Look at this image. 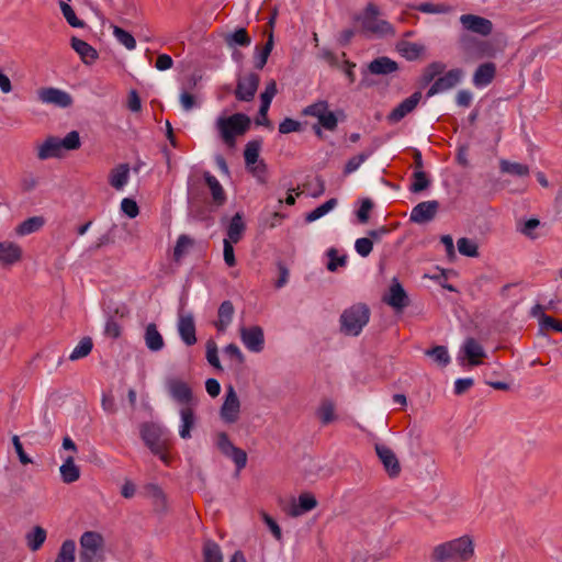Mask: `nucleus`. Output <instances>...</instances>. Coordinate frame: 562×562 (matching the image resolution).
Listing matches in <instances>:
<instances>
[{"label": "nucleus", "mask_w": 562, "mask_h": 562, "mask_svg": "<svg viewBox=\"0 0 562 562\" xmlns=\"http://www.w3.org/2000/svg\"><path fill=\"white\" fill-rule=\"evenodd\" d=\"M369 70L374 75H387L397 70V64L389 57H380L369 64Z\"/></svg>", "instance_id": "obj_34"}, {"label": "nucleus", "mask_w": 562, "mask_h": 562, "mask_svg": "<svg viewBox=\"0 0 562 562\" xmlns=\"http://www.w3.org/2000/svg\"><path fill=\"white\" fill-rule=\"evenodd\" d=\"M260 78L257 74L248 72L237 80L235 95L239 101H251L257 92Z\"/></svg>", "instance_id": "obj_17"}, {"label": "nucleus", "mask_w": 562, "mask_h": 562, "mask_svg": "<svg viewBox=\"0 0 562 562\" xmlns=\"http://www.w3.org/2000/svg\"><path fill=\"white\" fill-rule=\"evenodd\" d=\"M233 243H229V241H226V240H223V246H224V249H223V256H224V261L225 263L228 266V267H234L236 265V259H235V254H234V247H233Z\"/></svg>", "instance_id": "obj_64"}, {"label": "nucleus", "mask_w": 562, "mask_h": 562, "mask_svg": "<svg viewBox=\"0 0 562 562\" xmlns=\"http://www.w3.org/2000/svg\"><path fill=\"white\" fill-rule=\"evenodd\" d=\"M235 308L231 301H224L217 311V321L215 327L218 331L224 333L231 325L234 317Z\"/></svg>", "instance_id": "obj_31"}, {"label": "nucleus", "mask_w": 562, "mask_h": 562, "mask_svg": "<svg viewBox=\"0 0 562 562\" xmlns=\"http://www.w3.org/2000/svg\"><path fill=\"white\" fill-rule=\"evenodd\" d=\"M317 417L323 424H328L335 419V406L330 401H324L318 409Z\"/></svg>", "instance_id": "obj_51"}, {"label": "nucleus", "mask_w": 562, "mask_h": 562, "mask_svg": "<svg viewBox=\"0 0 562 562\" xmlns=\"http://www.w3.org/2000/svg\"><path fill=\"white\" fill-rule=\"evenodd\" d=\"M383 302L395 311H402L408 303V295L397 278H393L389 291L383 296Z\"/></svg>", "instance_id": "obj_16"}, {"label": "nucleus", "mask_w": 562, "mask_h": 562, "mask_svg": "<svg viewBox=\"0 0 562 562\" xmlns=\"http://www.w3.org/2000/svg\"><path fill=\"white\" fill-rule=\"evenodd\" d=\"M165 387L169 396L182 407H191L194 404L192 389L182 379L176 376L167 378Z\"/></svg>", "instance_id": "obj_8"}, {"label": "nucleus", "mask_w": 562, "mask_h": 562, "mask_svg": "<svg viewBox=\"0 0 562 562\" xmlns=\"http://www.w3.org/2000/svg\"><path fill=\"white\" fill-rule=\"evenodd\" d=\"M301 130V123L293 119L286 117L279 124V132L281 134H289L299 132Z\"/></svg>", "instance_id": "obj_61"}, {"label": "nucleus", "mask_w": 562, "mask_h": 562, "mask_svg": "<svg viewBox=\"0 0 562 562\" xmlns=\"http://www.w3.org/2000/svg\"><path fill=\"white\" fill-rule=\"evenodd\" d=\"M240 411V400L234 386L229 385L226 387L224 401L220 408V417L224 424L232 425L239 420Z\"/></svg>", "instance_id": "obj_9"}, {"label": "nucleus", "mask_w": 562, "mask_h": 562, "mask_svg": "<svg viewBox=\"0 0 562 562\" xmlns=\"http://www.w3.org/2000/svg\"><path fill=\"white\" fill-rule=\"evenodd\" d=\"M246 229L245 221L243 220L239 213H235V215L231 218L227 228H226V238L224 240L237 244Z\"/></svg>", "instance_id": "obj_27"}, {"label": "nucleus", "mask_w": 562, "mask_h": 562, "mask_svg": "<svg viewBox=\"0 0 562 562\" xmlns=\"http://www.w3.org/2000/svg\"><path fill=\"white\" fill-rule=\"evenodd\" d=\"M474 540L469 535L442 542L434 547L431 560L434 562H468L474 557Z\"/></svg>", "instance_id": "obj_1"}, {"label": "nucleus", "mask_w": 562, "mask_h": 562, "mask_svg": "<svg viewBox=\"0 0 562 562\" xmlns=\"http://www.w3.org/2000/svg\"><path fill=\"white\" fill-rule=\"evenodd\" d=\"M240 339L244 346L251 352H260L265 347L263 330L259 326L240 328Z\"/></svg>", "instance_id": "obj_19"}, {"label": "nucleus", "mask_w": 562, "mask_h": 562, "mask_svg": "<svg viewBox=\"0 0 562 562\" xmlns=\"http://www.w3.org/2000/svg\"><path fill=\"white\" fill-rule=\"evenodd\" d=\"M147 491H148L149 495L154 498L155 505L157 507L165 508L166 497H165V494L162 493V491L157 485H154V484L148 485Z\"/></svg>", "instance_id": "obj_62"}, {"label": "nucleus", "mask_w": 562, "mask_h": 562, "mask_svg": "<svg viewBox=\"0 0 562 562\" xmlns=\"http://www.w3.org/2000/svg\"><path fill=\"white\" fill-rule=\"evenodd\" d=\"M250 125V119L243 113H236L229 116L221 115L215 121V128L223 142L234 147L236 137L243 135Z\"/></svg>", "instance_id": "obj_3"}, {"label": "nucleus", "mask_w": 562, "mask_h": 562, "mask_svg": "<svg viewBox=\"0 0 562 562\" xmlns=\"http://www.w3.org/2000/svg\"><path fill=\"white\" fill-rule=\"evenodd\" d=\"M364 32L379 37L394 36L395 29L386 20L381 19L380 10L373 3H369L363 12L357 16Z\"/></svg>", "instance_id": "obj_4"}, {"label": "nucleus", "mask_w": 562, "mask_h": 562, "mask_svg": "<svg viewBox=\"0 0 562 562\" xmlns=\"http://www.w3.org/2000/svg\"><path fill=\"white\" fill-rule=\"evenodd\" d=\"M355 249L361 257H367L373 249V243L367 237L358 238L355 243Z\"/></svg>", "instance_id": "obj_60"}, {"label": "nucleus", "mask_w": 562, "mask_h": 562, "mask_svg": "<svg viewBox=\"0 0 562 562\" xmlns=\"http://www.w3.org/2000/svg\"><path fill=\"white\" fill-rule=\"evenodd\" d=\"M457 245L461 255L468 257L477 256V245L474 241L463 237L458 240Z\"/></svg>", "instance_id": "obj_55"}, {"label": "nucleus", "mask_w": 562, "mask_h": 562, "mask_svg": "<svg viewBox=\"0 0 562 562\" xmlns=\"http://www.w3.org/2000/svg\"><path fill=\"white\" fill-rule=\"evenodd\" d=\"M327 256L329 258L327 262V269L331 272L346 265V256H339L338 251L334 248H330L327 251Z\"/></svg>", "instance_id": "obj_56"}, {"label": "nucleus", "mask_w": 562, "mask_h": 562, "mask_svg": "<svg viewBox=\"0 0 562 562\" xmlns=\"http://www.w3.org/2000/svg\"><path fill=\"white\" fill-rule=\"evenodd\" d=\"M61 481L66 484L74 483L80 477V469L75 463L74 456H68L64 459L63 464L59 467Z\"/></svg>", "instance_id": "obj_29"}, {"label": "nucleus", "mask_w": 562, "mask_h": 562, "mask_svg": "<svg viewBox=\"0 0 562 562\" xmlns=\"http://www.w3.org/2000/svg\"><path fill=\"white\" fill-rule=\"evenodd\" d=\"M259 150H260V143L258 140L248 142L245 151V162L246 167H250L259 161Z\"/></svg>", "instance_id": "obj_46"}, {"label": "nucleus", "mask_w": 562, "mask_h": 562, "mask_svg": "<svg viewBox=\"0 0 562 562\" xmlns=\"http://www.w3.org/2000/svg\"><path fill=\"white\" fill-rule=\"evenodd\" d=\"M205 182L212 193V198L217 205H222L225 201V193L220 181L210 172H204Z\"/></svg>", "instance_id": "obj_37"}, {"label": "nucleus", "mask_w": 562, "mask_h": 562, "mask_svg": "<svg viewBox=\"0 0 562 562\" xmlns=\"http://www.w3.org/2000/svg\"><path fill=\"white\" fill-rule=\"evenodd\" d=\"M180 426H179V436L182 439L191 438V430L195 426V415L192 407H181L180 408Z\"/></svg>", "instance_id": "obj_28"}, {"label": "nucleus", "mask_w": 562, "mask_h": 562, "mask_svg": "<svg viewBox=\"0 0 562 562\" xmlns=\"http://www.w3.org/2000/svg\"><path fill=\"white\" fill-rule=\"evenodd\" d=\"M145 345L150 351H159L164 348V338L155 324H148L144 335Z\"/></svg>", "instance_id": "obj_32"}, {"label": "nucleus", "mask_w": 562, "mask_h": 562, "mask_svg": "<svg viewBox=\"0 0 562 562\" xmlns=\"http://www.w3.org/2000/svg\"><path fill=\"white\" fill-rule=\"evenodd\" d=\"M501 169L503 172L525 177L529 173V168L526 165L518 162H510L507 160L501 161Z\"/></svg>", "instance_id": "obj_49"}, {"label": "nucleus", "mask_w": 562, "mask_h": 562, "mask_svg": "<svg viewBox=\"0 0 562 562\" xmlns=\"http://www.w3.org/2000/svg\"><path fill=\"white\" fill-rule=\"evenodd\" d=\"M23 247L10 239L0 240V267L11 269L23 261Z\"/></svg>", "instance_id": "obj_13"}, {"label": "nucleus", "mask_w": 562, "mask_h": 562, "mask_svg": "<svg viewBox=\"0 0 562 562\" xmlns=\"http://www.w3.org/2000/svg\"><path fill=\"white\" fill-rule=\"evenodd\" d=\"M261 517H262V520L265 521V524L267 525V527L270 529V531L274 536V538L277 540H280L282 538V531H281V528L279 527V525L277 524V521L265 512L261 513Z\"/></svg>", "instance_id": "obj_63"}, {"label": "nucleus", "mask_w": 562, "mask_h": 562, "mask_svg": "<svg viewBox=\"0 0 562 562\" xmlns=\"http://www.w3.org/2000/svg\"><path fill=\"white\" fill-rule=\"evenodd\" d=\"M303 114L307 116H313L318 121V125L313 127L314 132L321 136L322 130L324 127L328 131H334L337 127L338 120L333 111L329 110V104L327 101H317L303 110Z\"/></svg>", "instance_id": "obj_7"}, {"label": "nucleus", "mask_w": 562, "mask_h": 562, "mask_svg": "<svg viewBox=\"0 0 562 562\" xmlns=\"http://www.w3.org/2000/svg\"><path fill=\"white\" fill-rule=\"evenodd\" d=\"M178 333L181 340L187 346H192L196 342L195 324L191 313H180L178 318Z\"/></svg>", "instance_id": "obj_22"}, {"label": "nucleus", "mask_w": 562, "mask_h": 562, "mask_svg": "<svg viewBox=\"0 0 562 562\" xmlns=\"http://www.w3.org/2000/svg\"><path fill=\"white\" fill-rule=\"evenodd\" d=\"M464 76V72L462 69L454 68L449 71H447L443 76L439 77L429 88L427 91V97H434L435 94L448 91L456 86H458L462 78Z\"/></svg>", "instance_id": "obj_15"}, {"label": "nucleus", "mask_w": 562, "mask_h": 562, "mask_svg": "<svg viewBox=\"0 0 562 562\" xmlns=\"http://www.w3.org/2000/svg\"><path fill=\"white\" fill-rule=\"evenodd\" d=\"M45 224V218L43 216L36 215L32 216L21 224H19L14 232L18 236H26L40 231Z\"/></svg>", "instance_id": "obj_33"}, {"label": "nucleus", "mask_w": 562, "mask_h": 562, "mask_svg": "<svg viewBox=\"0 0 562 562\" xmlns=\"http://www.w3.org/2000/svg\"><path fill=\"white\" fill-rule=\"evenodd\" d=\"M541 226V223L538 218H528V220H519L517 223V229L522 235L535 239L538 237L536 234V229Z\"/></svg>", "instance_id": "obj_42"}, {"label": "nucleus", "mask_w": 562, "mask_h": 562, "mask_svg": "<svg viewBox=\"0 0 562 562\" xmlns=\"http://www.w3.org/2000/svg\"><path fill=\"white\" fill-rule=\"evenodd\" d=\"M37 98L43 104H50L60 109L72 105V97L65 90L46 87L37 90Z\"/></svg>", "instance_id": "obj_14"}, {"label": "nucleus", "mask_w": 562, "mask_h": 562, "mask_svg": "<svg viewBox=\"0 0 562 562\" xmlns=\"http://www.w3.org/2000/svg\"><path fill=\"white\" fill-rule=\"evenodd\" d=\"M278 92L277 83L274 80H270L265 88V91L260 94L261 105L259 109L260 114L268 113L272 99Z\"/></svg>", "instance_id": "obj_39"}, {"label": "nucleus", "mask_w": 562, "mask_h": 562, "mask_svg": "<svg viewBox=\"0 0 562 562\" xmlns=\"http://www.w3.org/2000/svg\"><path fill=\"white\" fill-rule=\"evenodd\" d=\"M396 49L407 60H416L425 54L426 47L420 43L401 41Z\"/></svg>", "instance_id": "obj_30"}, {"label": "nucleus", "mask_w": 562, "mask_h": 562, "mask_svg": "<svg viewBox=\"0 0 562 562\" xmlns=\"http://www.w3.org/2000/svg\"><path fill=\"white\" fill-rule=\"evenodd\" d=\"M113 35L116 41L126 49L133 50L136 48V41L130 32L123 30L120 26H113Z\"/></svg>", "instance_id": "obj_45"}, {"label": "nucleus", "mask_w": 562, "mask_h": 562, "mask_svg": "<svg viewBox=\"0 0 562 562\" xmlns=\"http://www.w3.org/2000/svg\"><path fill=\"white\" fill-rule=\"evenodd\" d=\"M206 360L216 370H223L218 358L217 345L213 340H207L206 342Z\"/></svg>", "instance_id": "obj_53"}, {"label": "nucleus", "mask_w": 562, "mask_h": 562, "mask_svg": "<svg viewBox=\"0 0 562 562\" xmlns=\"http://www.w3.org/2000/svg\"><path fill=\"white\" fill-rule=\"evenodd\" d=\"M370 311L364 304H356L340 315V329L349 336H358L368 324Z\"/></svg>", "instance_id": "obj_6"}, {"label": "nucleus", "mask_w": 562, "mask_h": 562, "mask_svg": "<svg viewBox=\"0 0 562 562\" xmlns=\"http://www.w3.org/2000/svg\"><path fill=\"white\" fill-rule=\"evenodd\" d=\"M204 562H224L223 553L220 546L212 541H205L203 546Z\"/></svg>", "instance_id": "obj_40"}, {"label": "nucleus", "mask_w": 562, "mask_h": 562, "mask_svg": "<svg viewBox=\"0 0 562 562\" xmlns=\"http://www.w3.org/2000/svg\"><path fill=\"white\" fill-rule=\"evenodd\" d=\"M461 48L468 59H481L493 57L495 49L487 41H480L473 37L463 36L460 40Z\"/></svg>", "instance_id": "obj_10"}, {"label": "nucleus", "mask_w": 562, "mask_h": 562, "mask_svg": "<svg viewBox=\"0 0 562 562\" xmlns=\"http://www.w3.org/2000/svg\"><path fill=\"white\" fill-rule=\"evenodd\" d=\"M317 506L316 498L310 493H303L299 496L297 503H293L289 508V515L299 517L307 512H311Z\"/></svg>", "instance_id": "obj_26"}, {"label": "nucleus", "mask_w": 562, "mask_h": 562, "mask_svg": "<svg viewBox=\"0 0 562 562\" xmlns=\"http://www.w3.org/2000/svg\"><path fill=\"white\" fill-rule=\"evenodd\" d=\"M71 47L79 55L81 61L86 65L94 64L99 57L97 49L80 38L72 37Z\"/></svg>", "instance_id": "obj_25"}, {"label": "nucleus", "mask_w": 562, "mask_h": 562, "mask_svg": "<svg viewBox=\"0 0 562 562\" xmlns=\"http://www.w3.org/2000/svg\"><path fill=\"white\" fill-rule=\"evenodd\" d=\"M371 155V151L361 153L352 158H350L345 167V173H351L356 171Z\"/></svg>", "instance_id": "obj_59"}, {"label": "nucleus", "mask_w": 562, "mask_h": 562, "mask_svg": "<svg viewBox=\"0 0 562 562\" xmlns=\"http://www.w3.org/2000/svg\"><path fill=\"white\" fill-rule=\"evenodd\" d=\"M76 543L74 540H65L58 551L55 562H75Z\"/></svg>", "instance_id": "obj_44"}, {"label": "nucleus", "mask_w": 562, "mask_h": 562, "mask_svg": "<svg viewBox=\"0 0 562 562\" xmlns=\"http://www.w3.org/2000/svg\"><path fill=\"white\" fill-rule=\"evenodd\" d=\"M446 69V65L441 61H434L429 64L423 71V81L425 83H429L437 77L442 74Z\"/></svg>", "instance_id": "obj_50"}, {"label": "nucleus", "mask_w": 562, "mask_h": 562, "mask_svg": "<svg viewBox=\"0 0 562 562\" xmlns=\"http://www.w3.org/2000/svg\"><path fill=\"white\" fill-rule=\"evenodd\" d=\"M93 347L92 339L90 337H83L78 345L72 349L69 359L76 361L87 357Z\"/></svg>", "instance_id": "obj_43"}, {"label": "nucleus", "mask_w": 562, "mask_h": 562, "mask_svg": "<svg viewBox=\"0 0 562 562\" xmlns=\"http://www.w3.org/2000/svg\"><path fill=\"white\" fill-rule=\"evenodd\" d=\"M130 165L128 164H120L112 168L108 176V181L110 186L121 191L130 181Z\"/></svg>", "instance_id": "obj_23"}, {"label": "nucleus", "mask_w": 562, "mask_h": 562, "mask_svg": "<svg viewBox=\"0 0 562 562\" xmlns=\"http://www.w3.org/2000/svg\"><path fill=\"white\" fill-rule=\"evenodd\" d=\"M496 75V66L493 63L480 65L473 74L472 82L476 88L488 86Z\"/></svg>", "instance_id": "obj_24"}, {"label": "nucleus", "mask_w": 562, "mask_h": 562, "mask_svg": "<svg viewBox=\"0 0 562 562\" xmlns=\"http://www.w3.org/2000/svg\"><path fill=\"white\" fill-rule=\"evenodd\" d=\"M81 146L77 131L69 132L63 139L49 136L36 146V156L40 160L60 158L65 151L78 149Z\"/></svg>", "instance_id": "obj_2"}, {"label": "nucleus", "mask_w": 562, "mask_h": 562, "mask_svg": "<svg viewBox=\"0 0 562 562\" xmlns=\"http://www.w3.org/2000/svg\"><path fill=\"white\" fill-rule=\"evenodd\" d=\"M429 186V180L426 173L423 170H415L413 173V179L411 183V190L413 192H420L427 189Z\"/></svg>", "instance_id": "obj_54"}, {"label": "nucleus", "mask_w": 562, "mask_h": 562, "mask_svg": "<svg viewBox=\"0 0 562 562\" xmlns=\"http://www.w3.org/2000/svg\"><path fill=\"white\" fill-rule=\"evenodd\" d=\"M194 239L190 236L182 234L178 237L173 248V259L180 262L194 247Z\"/></svg>", "instance_id": "obj_35"}, {"label": "nucleus", "mask_w": 562, "mask_h": 562, "mask_svg": "<svg viewBox=\"0 0 562 562\" xmlns=\"http://www.w3.org/2000/svg\"><path fill=\"white\" fill-rule=\"evenodd\" d=\"M422 100V92L416 91L411 97L403 100L392 112L387 115V120L392 123H397L407 114L413 112Z\"/></svg>", "instance_id": "obj_21"}, {"label": "nucleus", "mask_w": 562, "mask_h": 562, "mask_svg": "<svg viewBox=\"0 0 562 562\" xmlns=\"http://www.w3.org/2000/svg\"><path fill=\"white\" fill-rule=\"evenodd\" d=\"M486 357L483 346L474 338L468 337L458 353V361L461 366L465 364L474 367L482 363V359Z\"/></svg>", "instance_id": "obj_11"}, {"label": "nucleus", "mask_w": 562, "mask_h": 562, "mask_svg": "<svg viewBox=\"0 0 562 562\" xmlns=\"http://www.w3.org/2000/svg\"><path fill=\"white\" fill-rule=\"evenodd\" d=\"M47 537L46 530L41 526L33 527L26 535L25 540L31 551H37Z\"/></svg>", "instance_id": "obj_36"}, {"label": "nucleus", "mask_w": 562, "mask_h": 562, "mask_svg": "<svg viewBox=\"0 0 562 562\" xmlns=\"http://www.w3.org/2000/svg\"><path fill=\"white\" fill-rule=\"evenodd\" d=\"M273 48V34L270 33L268 36V41L262 48L256 47L255 54V67L258 69H262L267 64L268 57L271 54Z\"/></svg>", "instance_id": "obj_38"}, {"label": "nucleus", "mask_w": 562, "mask_h": 562, "mask_svg": "<svg viewBox=\"0 0 562 562\" xmlns=\"http://www.w3.org/2000/svg\"><path fill=\"white\" fill-rule=\"evenodd\" d=\"M460 23L462 24L464 30L479 34L481 36H487L493 31L492 21L475 14L461 15Z\"/></svg>", "instance_id": "obj_18"}, {"label": "nucleus", "mask_w": 562, "mask_h": 562, "mask_svg": "<svg viewBox=\"0 0 562 562\" xmlns=\"http://www.w3.org/2000/svg\"><path fill=\"white\" fill-rule=\"evenodd\" d=\"M375 452L389 476H398L401 472V465L394 451L383 443H376Z\"/></svg>", "instance_id": "obj_20"}, {"label": "nucleus", "mask_w": 562, "mask_h": 562, "mask_svg": "<svg viewBox=\"0 0 562 562\" xmlns=\"http://www.w3.org/2000/svg\"><path fill=\"white\" fill-rule=\"evenodd\" d=\"M224 355L229 358L235 364H243L245 361V357L239 349V347L235 344L227 345L224 350Z\"/></svg>", "instance_id": "obj_57"}, {"label": "nucleus", "mask_w": 562, "mask_h": 562, "mask_svg": "<svg viewBox=\"0 0 562 562\" xmlns=\"http://www.w3.org/2000/svg\"><path fill=\"white\" fill-rule=\"evenodd\" d=\"M215 445L225 457L232 459V461L236 464L238 470H241L246 467V452L243 449L236 447L231 441L226 432H218L215 436Z\"/></svg>", "instance_id": "obj_12"}, {"label": "nucleus", "mask_w": 562, "mask_h": 562, "mask_svg": "<svg viewBox=\"0 0 562 562\" xmlns=\"http://www.w3.org/2000/svg\"><path fill=\"white\" fill-rule=\"evenodd\" d=\"M416 9L424 13L429 14H446L450 13L452 11V7L446 3H431V2H424L416 7Z\"/></svg>", "instance_id": "obj_47"}, {"label": "nucleus", "mask_w": 562, "mask_h": 562, "mask_svg": "<svg viewBox=\"0 0 562 562\" xmlns=\"http://www.w3.org/2000/svg\"><path fill=\"white\" fill-rule=\"evenodd\" d=\"M426 355L431 357L435 362L442 367L447 366L450 362V356L448 353L447 348L443 346H437L430 350H427Z\"/></svg>", "instance_id": "obj_52"}, {"label": "nucleus", "mask_w": 562, "mask_h": 562, "mask_svg": "<svg viewBox=\"0 0 562 562\" xmlns=\"http://www.w3.org/2000/svg\"><path fill=\"white\" fill-rule=\"evenodd\" d=\"M225 43L229 47H234V46H237V45H239V46H248V45H250L251 40L248 36L247 31L241 27V29L236 30L233 33L226 34L225 35Z\"/></svg>", "instance_id": "obj_41"}, {"label": "nucleus", "mask_w": 562, "mask_h": 562, "mask_svg": "<svg viewBox=\"0 0 562 562\" xmlns=\"http://www.w3.org/2000/svg\"><path fill=\"white\" fill-rule=\"evenodd\" d=\"M79 562H103L105 560L104 538L97 531H86L81 535Z\"/></svg>", "instance_id": "obj_5"}, {"label": "nucleus", "mask_w": 562, "mask_h": 562, "mask_svg": "<svg viewBox=\"0 0 562 562\" xmlns=\"http://www.w3.org/2000/svg\"><path fill=\"white\" fill-rule=\"evenodd\" d=\"M68 2L69 1H67V0L59 2V7H60L64 18L66 19L68 24L71 25L72 27H83L85 22L77 18L74 9L69 5Z\"/></svg>", "instance_id": "obj_48"}, {"label": "nucleus", "mask_w": 562, "mask_h": 562, "mask_svg": "<svg viewBox=\"0 0 562 562\" xmlns=\"http://www.w3.org/2000/svg\"><path fill=\"white\" fill-rule=\"evenodd\" d=\"M283 216L281 213H265L259 220L260 226L266 228H273L281 224Z\"/></svg>", "instance_id": "obj_58"}]
</instances>
